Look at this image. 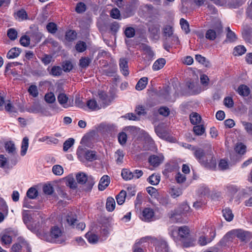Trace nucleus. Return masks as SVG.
Segmentation results:
<instances>
[{"mask_svg": "<svg viewBox=\"0 0 252 252\" xmlns=\"http://www.w3.org/2000/svg\"><path fill=\"white\" fill-rule=\"evenodd\" d=\"M235 237L239 239L242 241H247L249 240V233L242 230H235L227 233L223 237L222 240L225 241L229 238Z\"/></svg>", "mask_w": 252, "mask_h": 252, "instance_id": "39448f33", "label": "nucleus"}, {"mask_svg": "<svg viewBox=\"0 0 252 252\" xmlns=\"http://www.w3.org/2000/svg\"><path fill=\"white\" fill-rule=\"evenodd\" d=\"M23 204L24 208L22 212L23 220L27 228L30 230H32V212L29 210L32 207V187L28 189Z\"/></svg>", "mask_w": 252, "mask_h": 252, "instance_id": "f03ea898", "label": "nucleus"}, {"mask_svg": "<svg viewBox=\"0 0 252 252\" xmlns=\"http://www.w3.org/2000/svg\"><path fill=\"white\" fill-rule=\"evenodd\" d=\"M205 37L210 40H214L217 37V32L213 29H209L207 31Z\"/></svg>", "mask_w": 252, "mask_h": 252, "instance_id": "a19ab883", "label": "nucleus"}, {"mask_svg": "<svg viewBox=\"0 0 252 252\" xmlns=\"http://www.w3.org/2000/svg\"><path fill=\"white\" fill-rule=\"evenodd\" d=\"M5 149L8 154L14 155L16 153L15 145L11 141H8L5 143Z\"/></svg>", "mask_w": 252, "mask_h": 252, "instance_id": "6ab92c4d", "label": "nucleus"}, {"mask_svg": "<svg viewBox=\"0 0 252 252\" xmlns=\"http://www.w3.org/2000/svg\"><path fill=\"white\" fill-rule=\"evenodd\" d=\"M124 153L123 151L118 150L115 153V157L117 164H121L123 162Z\"/></svg>", "mask_w": 252, "mask_h": 252, "instance_id": "ea45409f", "label": "nucleus"}, {"mask_svg": "<svg viewBox=\"0 0 252 252\" xmlns=\"http://www.w3.org/2000/svg\"><path fill=\"white\" fill-rule=\"evenodd\" d=\"M160 179L159 175L154 174L150 176L147 180L151 185H157L159 183Z\"/></svg>", "mask_w": 252, "mask_h": 252, "instance_id": "e433bc0d", "label": "nucleus"}, {"mask_svg": "<svg viewBox=\"0 0 252 252\" xmlns=\"http://www.w3.org/2000/svg\"><path fill=\"white\" fill-rule=\"evenodd\" d=\"M244 39L250 43H252V28L247 27L242 32Z\"/></svg>", "mask_w": 252, "mask_h": 252, "instance_id": "ddd939ff", "label": "nucleus"}, {"mask_svg": "<svg viewBox=\"0 0 252 252\" xmlns=\"http://www.w3.org/2000/svg\"><path fill=\"white\" fill-rule=\"evenodd\" d=\"M76 179L79 184L85 185L84 189L87 191L91 190L94 184V178L83 172L76 175Z\"/></svg>", "mask_w": 252, "mask_h": 252, "instance_id": "20e7f679", "label": "nucleus"}, {"mask_svg": "<svg viewBox=\"0 0 252 252\" xmlns=\"http://www.w3.org/2000/svg\"><path fill=\"white\" fill-rule=\"evenodd\" d=\"M15 17L19 21H23L27 19V14L24 9H22L15 13Z\"/></svg>", "mask_w": 252, "mask_h": 252, "instance_id": "c85d7f7f", "label": "nucleus"}, {"mask_svg": "<svg viewBox=\"0 0 252 252\" xmlns=\"http://www.w3.org/2000/svg\"><path fill=\"white\" fill-rule=\"evenodd\" d=\"M210 238L207 239L204 236H201L199 238L198 243L201 246H205L207 245L208 243H210L213 239L215 238L216 236V232L215 230L212 229V232H210Z\"/></svg>", "mask_w": 252, "mask_h": 252, "instance_id": "1a4fd4ad", "label": "nucleus"}, {"mask_svg": "<svg viewBox=\"0 0 252 252\" xmlns=\"http://www.w3.org/2000/svg\"><path fill=\"white\" fill-rule=\"evenodd\" d=\"M148 237L142 238L137 242H136L133 247V252H144L142 248L140 247V245L144 242H146V239Z\"/></svg>", "mask_w": 252, "mask_h": 252, "instance_id": "4be33fe9", "label": "nucleus"}, {"mask_svg": "<svg viewBox=\"0 0 252 252\" xmlns=\"http://www.w3.org/2000/svg\"><path fill=\"white\" fill-rule=\"evenodd\" d=\"M63 181L66 186L70 188L75 189L76 188V183L73 177L68 176L63 179Z\"/></svg>", "mask_w": 252, "mask_h": 252, "instance_id": "f3484780", "label": "nucleus"}, {"mask_svg": "<svg viewBox=\"0 0 252 252\" xmlns=\"http://www.w3.org/2000/svg\"><path fill=\"white\" fill-rule=\"evenodd\" d=\"M52 172L56 175L61 176L63 173V169L62 166L55 165L52 167Z\"/></svg>", "mask_w": 252, "mask_h": 252, "instance_id": "8fccbe9b", "label": "nucleus"}, {"mask_svg": "<svg viewBox=\"0 0 252 252\" xmlns=\"http://www.w3.org/2000/svg\"><path fill=\"white\" fill-rule=\"evenodd\" d=\"M174 32V30L172 27L169 25H166L163 28V36L166 37H170L172 36Z\"/></svg>", "mask_w": 252, "mask_h": 252, "instance_id": "c756f323", "label": "nucleus"}, {"mask_svg": "<svg viewBox=\"0 0 252 252\" xmlns=\"http://www.w3.org/2000/svg\"><path fill=\"white\" fill-rule=\"evenodd\" d=\"M121 71L124 76H127L129 74L128 70V62L125 58H121L119 62Z\"/></svg>", "mask_w": 252, "mask_h": 252, "instance_id": "9b49d317", "label": "nucleus"}, {"mask_svg": "<svg viewBox=\"0 0 252 252\" xmlns=\"http://www.w3.org/2000/svg\"><path fill=\"white\" fill-rule=\"evenodd\" d=\"M193 154L198 161L203 166L209 168L216 166V161L212 151L205 153L204 150L199 147H192Z\"/></svg>", "mask_w": 252, "mask_h": 252, "instance_id": "f257e3e1", "label": "nucleus"}, {"mask_svg": "<svg viewBox=\"0 0 252 252\" xmlns=\"http://www.w3.org/2000/svg\"><path fill=\"white\" fill-rule=\"evenodd\" d=\"M155 213L153 209L145 208L142 211L141 219L145 221H151L154 217Z\"/></svg>", "mask_w": 252, "mask_h": 252, "instance_id": "0eeeda50", "label": "nucleus"}, {"mask_svg": "<svg viewBox=\"0 0 252 252\" xmlns=\"http://www.w3.org/2000/svg\"><path fill=\"white\" fill-rule=\"evenodd\" d=\"M26 245H27L26 243L24 242H22L21 243V244H20L19 243L14 244L12 246L11 249L13 252H20L22 248L24 246H26Z\"/></svg>", "mask_w": 252, "mask_h": 252, "instance_id": "680f3d73", "label": "nucleus"}, {"mask_svg": "<svg viewBox=\"0 0 252 252\" xmlns=\"http://www.w3.org/2000/svg\"><path fill=\"white\" fill-rule=\"evenodd\" d=\"M0 237L1 243L4 245H9L12 242V237L6 233H1Z\"/></svg>", "mask_w": 252, "mask_h": 252, "instance_id": "cd10ccee", "label": "nucleus"}, {"mask_svg": "<svg viewBox=\"0 0 252 252\" xmlns=\"http://www.w3.org/2000/svg\"><path fill=\"white\" fill-rule=\"evenodd\" d=\"M195 59L196 61L202 64H204L205 66L209 67L210 66L209 62L207 61L206 59L201 55H196Z\"/></svg>", "mask_w": 252, "mask_h": 252, "instance_id": "de8ad7c7", "label": "nucleus"}, {"mask_svg": "<svg viewBox=\"0 0 252 252\" xmlns=\"http://www.w3.org/2000/svg\"><path fill=\"white\" fill-rule=\"evenodd\" d=\"M223 216L226 220L228 221H231L234 217V215L231 210L229 208H226L222 210Z\"/></svg>", "mask_w": 252, "mask_h": 252, "instance_id": "b1692460", "label": "nucleus"}, {"mask_svg": "<svg viewBox=\"0 0 252 252\" xmlns=\"http://www.w3.org/2000/svg\"><path fill=\"white\" fill-rule=\"evenodd\" d=\"M98 96L100 100L102 101L103 107L108 105L107 103L108 96L104 92H100L98 93Z\"/></svg>", "mask_w": 252, "mask_h": 252, "instance_id": "4d7b16f0", "label": "nucleus"}, {"mask_svg": "<svg viewBox=\"0 0 252 252\" xmlns=\"http://www.w3.org/2000/svg\"><path fill=\"white\" fill-rule=\"evenodd\" d=\"M87 106L92 111H96L100 109L101 106H99L97 104L96 101L94 99H90L87 102Z\"/></svg>", "mask_w": 252, "mask_h": 252, "instance_id": "412c9836", "label": "nucleus"}, {"mask_svg": "<svg viewBox=\"0 0 252 252\" xmlns=\"http://www.w3.org/2000/svg\"><path fill=\"white\" fill-rule=\"evenodd\" d=\"M237 92L240 95L244 96H248L250 93L249 87L245 85H240L238 88Z\"/></svg>", "mask_w": 252, "mask_h": 252, "instance_id": "a878e982", "label": "nucleus"}, {"mask_svg": "<svg viewBox=\"0 0 252 252\" xmlns=\"http://www.w3.org/2000/svg\"><path fill=\"white\" fill-rule=\"evenodd\" d=\"M166 60L164 58H159L155 62L153 65V69L155 71L160 70L165 65Z\"/></svg>", "mask_w": 252, "mask_h": 252, "instance_id": "2eb2a0df", "label": "nucleus"}, {"mask_svg": "<svg viewBox=\"0 0 252 252\" xmlns=\"http://www.w3.org/2000/svg\"><path fill=\"white\" fill-rule=\"evenodd\" d=\"M45 101L48 103H53L56 100V97L54 93L50 92L47 93L44 96Z\"/></svg>", "mask_w": 252, "mask_h": 252, "instance_id": "3c124183", "label": "nucleus"}, {"mask_svg": "<svg viewBox=\"0 0 252 252\" xmlns=\"http://www.w3.org/2000/svg\"><path fill=\"white\" fill-rule=\"evenodd\" d=\"M193 131L195 135L200 136L202 135L205 132V128L202 125H196L193 126Z\"/></svg>", "mask_w": 252, "mask_h": 252, "instance_id": "72a5a7b5", "label": "nucleus"}, {"mask_svg": "<svg viewBox=\"0 0 252 252\" xmlns=\"http://www.w3.org/2000/svg\"><path fill=\"white\" fill-rule=\"evenodd\" d=\"M58 100L60 104L62 105L63 107L67 108L68 106L66 103L68 100V97L64 94H60L58 96Z\"/></svg>", "mask_w": 252, "mask_h": 252, "instance_id": "c9c22d12", "label": "nucleus"}, {"mask_svg": "<svg viewBox=\"0 0 252 252\" xmlns=\"http://www.w3.org/2000/svg\"><path fill=\"white\" fill-rule=\"evenodd\" d=\"M91 62L88 57H82L79 60V65L81 68H85L88 67Z\"/></svg>", "mask_w": 252, "mask_h": 252, "instance_id": "4c0bfd02", "label": "nucleus"}, {"mask_svg": "<svg viewBox=\"0 0 252 252\" xmlns=\"http://www.w3.org/2000/svg\"><path fill=\"white\" fill-rule=\"evenodd\" d=\"M62 235V232L57 226H54L51 229L50 236L53 241L56 243H60V241L57 240Z\"/></svg>", "mask_w": 252, "mask_h": 252, "instance_id": "6e6552de", "label": "nucleus"}, {"mask_svg": "<svg viewBox=\"0 0 252 252\" xmlns=\"http://www.w3.org/2000/svg\"><path fill=\"white\" fill-rule=\"evenodd\" d=\"M21 53V50L19 48L14 47L11 48L7 53L6 57L9 59H12L18 57Z\"/></svg>", "mask_w": 252, "mask_h": 252, "instance_id": "4468645a", "label": "nucleus"}, {"mask_svg": "<svg viewBox=\"0 0 252 252\" xmlns=\"http://www.w3.org/2000/svg\"><path fill=\"white\" fill-rule=\"evenodd\" d=\"M148 83V78L143 77L137 82L135 88L138 91L143 90L146 86Z\"/></svg>", "mask_w": 252, "mask_h": 252, "instance_id": "393cba45", "label": "nucleus"}, {"mask_svg": "<svg viewBox=\"0 0 252 252\" xmlns=\"http://www.w3.org/2000/svg\"><path fill=\"white\" fill-rule=\"evenodd\" d=\"M46 29L49 33L54 34L58 30L57 25L55 23L50 22L46 25Z\"/></svg>", "mask_w": 252, "mask_h": 252, "instance_id": "a18cd8bd", "label": "nucleus"}, {"mask_svg": "<svg viewBox=\"0 0 252 252\" xmlns=\"http://www.w3.org/2000/svg\"><path fill=\"white\" fill-rule=\"evenodd\" d=\"M170 193L172 197L176 198L182 194V191L179 188H173L171 189Z\"/></svg>", "mask_w": 252, "mask_h": 252, "instance_id": "6e6d98bb", "label": "nucleus"}, {"mask_svg": "<svg viewBox=\"0 0 252 252\" xmlns=\"http://www.w3.org/2000/svg\"><path fill=\"white\" fill-rule=\"evenodd\" d=\"M180 24L182 29L184 31L186 34H188L190 32L189 24L186 20L184 18H181L180 19Z\"/></svg>", "mask_w": 252, "mask_h": 252, "instance_id": "473e14b6", "label": "nucleus"}, {"mask_svg": "<svg viewBox=\"0 0 252 252\" xmlns=\"http://www.w3.org/2000/svg\"><path fill=\"white\" fill-rule=\"evenodd\" d=\"M76 32L74 31L69 30L66 32L65 39L69 41H73L76 38Z\"/></svg>", "mask_w": 252, "mask_h": 252, "instance_id": "09e8293b", "label": "nucleus"}, {"mask_svg": "<svg viewBox=\"0 0 252 252\" xmlns=\"http://www.w3.org/2000/svg\"><path fill=\"white\" fill-rule=\"evenodd\" d=\"M187 85L189 90L192 91L194 94H198L200 92V90L199 91L197 90L198 88V86L196 84H194L193 83L191 82H188L187 83Z\"/></svg>", "mask_w": 252, "mask_h": 252, "instance_id": "69168bd1", "label": "nucleus"}, {"mask_svg": "<svg viewBox=\"0 0 252 252\" xmlns=\"http://www.w3.org/2000/svg\"><path fill=\"white\" fill-rule=\"evenodd\" d=\"M74 143V139L73 138H69L66 140L63 145V150L66 152Z\"/></svg>", "mask_w": 252, "mask_h": 252, "instance_id": "864d4df0", "label": "nucleus"}, {"mask_svg": "<svg viewBox=\"0 0 252 252\" xmlns=\"http://www.w3.org/2000/svg\"><path fill=\"white\" fill-rule=\"evenodd\" d=\"M121 175L123 178L126 181L134 179V173L127 169H123Z\"/></svg>", "mask_w": 252, "mask_h": 252, "instance_id": "aec40b11", "label": "nucleus"}, {"mask_svg": "<svg viewBox=\"0 0 252 252\" xmlns=\"http://www.w3.org/2000/svg\"><path fill=\"white\" fill-rule=\"evenodd\" d=\"M32 59V52L31 51H29L26 53L25 57L24 59V61L25 62V65L26 66V68H25V71L27 69L30 71V63L29 61Z\"/></svg>", "mask_w": 252, "mask_h": 252, "instance_id": "37998d69", "label": "nucleus"}, {"mask_svg": "<svg viewBox=\"0 0 252 252\" xmlns=\"http://www.w3.org/2000/svg\"><path fill=\"white\" fill-rule=\"evenodd\" d=\"M177 230L179 236L182 238H186L189 233V228L186 226L178 227Z\"/></svg>", "mask_w": 252, "mask_h": 252, "instance_id": "a211bd4d", "label": "nucleus"}, {"mask_svg": "<svg viewBox=\"0 0 252 252\" xmlns=\"http://www.w3.org/2000/svg\"><path fill=\"white\" fill-rule=\"evenodd\" d=\"M218 166L219 169L221 170H226L229 168V164L228 162L224 159H221L220 160Z\"/></svg>", "mask_w": 252, "mask_h": 252, "instance_id": "0e129e2a", "label": "nucleus"}, {"mask_svg": "<svg viewBox=\"0 0 252 252\" xmlns=\"http://www.w3.org/2000/svg\"><path fill=\"white\" fill-rule=\"evenodd\" d=\"M126 193L124 190H121L119 193L116 196V199L119 205L123 204L126 199Z\"/></svg>", "mask_w": 252, "mask_h": 252, "instance_id": "7c9ffc66", "label": "nucleus"}, {"mask_svg": "<svg viewBox=\"0 0 252 252\" xmlns=\"http://www.w3.org/2000/svg\"><path fill=\"white\" fill-rule=\"evenodd\" d=\"M155 130L157 134L161 138L164 139L167 138V131L162 129L160 126H158L155 128Z\"/></svg>", "mask_w": 252, "mask_h": 252, "instance_id": "bb28decb", "label": "nucleus"}, {"mask_svg": "<svg viewBox=\"0 0 252 252\" xmlns=\"http://www.w3.org/2000/svg\"><path fill=\"white\" fill-rule=\"evenodd\" d=\"M0 211L4 213V214L8 215V207L5 200L0 197Z\"/></svg>", "mask_w": 252, "mask_h": 252, "instance_id": "79ce46f5", "label": "nucleus"}, {"mask_svg": "<svg viewBox=\"0 0 252 252\" xmlns=\"http://www.w3.org/2000/svg\"><path fill=\"white\" fill-rule=\"evenodd\" d=\"M66 222L67 224L73 228H76L81 231L83 230L85 228V224L84 222H78L76 216L72 213H70L66 216Z\"/></svg>", "mask_w": 252, "mask_h": 252, "instance_id": "423d86ee", "label": "nucleus"}, {"mask_svg": "<svg viewBox=\"0 0 252 252\" xmlns=\"http://www.w3.org/2000/svg\"><path fill=\"white\" fill-rule=\"evenodd\" d=\"M164 158L162 156H158L152 155L149 158V163L153 166H158L163 160Z\"/></svg>", "mask_w": 252, "mask_h": 252, "instance_id": "9d476101", "label": "nucleus"}, {"mask_svg": "<svg viewBox=\"0 0 252 252\" xmlns=\"http://www.w3.org/2000/svg\"><path fill=\"white\" fill-rule=\"evenodd\" d=\"M226 30L227 32L226 34L227 40L230 42L235 41L237 38L235 33L230 30L229 27H227Z\"/></svg>", "mask_w": 252, "mask_h": 252, "instance_id": "c03bdc74", "label": "nucleus"}, {"mask_svg": "<svg viewBox=\"0 0 252 252\" xmlns=\"http://www.w3.org/2000/svg\"><path fill=\"white\" fill-rule=\"evenodd\" d=\"M20 42L22 45L26 47L30 43V38L27 35H24L21 37Z\"/></svg>", "mask_w": 252, "mask_h": 252, "instance_id": "338daca9", "label": "nucleus"}, {"mask_svg": "<svg viewBox=\"0 0 252 252\" xmlns=\"http://www.w3.org/2000/svg\"><path fill=\"white\" fill-rule=\"evenodd\" d=\"M246 52V48L243 45L236 46L233 51L234 56H241Z\"/></svg>", "mask_w": 252, "mask_h": 252, "instance_id": "f704fd0d", "label": "nucleus"}, {"mask_svg": "<svg viewBox=\"0 0 252 252\" xmlns=\"http://www.w3.org/2000/svg\"><path fill=\"white\" fill-rule=\"evenodd\" d=\"M29 146V139L25 137L23 138L22 142L21 155L24 156L26 155Z\"/></svg>", "mask_w": 252, "mask_h": 252, "instance_id": "2f4dec72", "label": "nucleus"}, {"mask_svg": "<svg viewBox=\"0 0 252 252\" xmlns=\"http://www.w3.org/2000/svg\"><path fill=\"white\" fill-rule=\"evenodd\" d=\"M5 109L6 111L10 114H14L17 112L16 108L14 106V105L9 100L7 101L5 103Z\"/></svg>", "mask_w": 252, "mask_h": 252, "instance_id": "58836bf2", "label": "nucleus"}, {"mask_svg": "<svg viewBox=\"0 0 252 252\" xmlns=\"http://www.w3.org/2000/svg\"><path fill=\"white\" fill-rule=\"evenodd\" d=\"M62 67L63 69L65 72H69L73 68V66L71 63L69 61H66L64 62H63L62 65Z\"/></svg>", "mask_w": 252, "mask_h": 252, "instance_id": "e2e57ef3", "label": "nucleus"}, {"mask_svg": "<svg viewBox=\"0 0 252 252\" xmlns=\"http://www.w3.org/2000/svg\"><path fill=\"white\" fill-rule=\"evenodd\" d=\"M0 167L5 169L9 168L8 159L3 155H0Z\"/></svg>", "mask_w": 252, "mask_h": 252, "instance_id": "49530a36", "label": "nucleus"}, {"mask_svg": "<svg viewBox=\"0 0 252 252\" xmlns=\"http://www.w3.org/2000/svg\"><path fill=\"white\" fill-rule=\"evenodd\" d=\"M125 34L128 38L133 37L135 34V31L133 28L127 27L125 31Z\"/></svg>", "mask_w": 252, "mask_h": 252, "instance_id": "13d9d810", "label": "nucleus"}, {"mask_svg": "<svg viewBox=\"0 0 252 252\" xmlns=\"http://www.w3.org/2000/svg\"><path fill=\"white\" fill-rule=\"evenodd\" d=\"M190 123L193 125L199 124L201 121V117L196 112H192L189 115Z\"/></svg>", "mask_w": 252, "mask_h": 252, "instance_id": "dca6fc26", "label": "nucleus"}, {"mask_svg": "<svg viewBox=\"0 0 252 252\" xmlns=\"http://www.w3.org/2000/svg\"><path fill=\"white\" fill-rule=\"evenodd\" d=\"M8 37L11 40H15L17 37V32L13 28H10L8 30L7 33Z\"/></svg>", "mask_w": 252, "mask_h": 252, "instance_id": "5fc2aeb1", "label": "nucleus"}, {"mask_svg": "<svg viewBox=\"0 0 252 252\" xmlns=\"http://www.w3.org/2000/svg\"><path fill=\"white\" fill-rule=\"evenodd\" d=\"M76 154L78 158L82 162H85L86 161L91 162L97 158L96 152L88 150L81 146L78 148Z\"/></svg>", "mask_w": 252, "mask_h": 252, "instance_id": "7ed1b4c3", "label": "nucleus"}, {"mask_svg": "<svg viewBox=\"0 0 252 252\" xmlns=\"http://www.w3.org/2000/svg\"><path fill=\"white\" fill-rule=\"evenodd\" d=\"M86 238L88 241L91 243H95L98 241V237L96 235L92 233H87L86 234Z\"/></svg>", "mask_w": 252, "mask_h": 252, "instance_id": "bf43d9fd", "label": "nucleus"}, {"mask_svg": "<svg viewBox=\"0 0 252 252\" xmlns=\"http://www.w3.org/2000/svg\"><path fill=\"white\" fill-rule=\"evenodd\" d=\"M115 201L113 198L109 197L107 199L106 208L109 212L113 211L115 208Z\"/></svg>", "mask_w": 252, "mask_h": 252, "instance_id": "5701e85b", "label": "nucleus"}, {"mask_svg": "<svg viewBox=\"0 0 252 252\" xmlns=\"http://www.w3.org/2000/svg\"><path fill=\"white\" fill-rule=\"evenodd\" d=\"M86 48L87 45L86 43L82 41H78L75 46V49L78 52H84L86 50Z\"/></svg>", "mask_w": 252, "mask_h": 252, "instance_id": "603ef678", "label": "nucleus"}, {"mask_svg": "<svg viewBox=\"0 0 252 252\" xmlns=\"http://www.w3.org/2000/svg\"><path fill=\"white\" fill-rule=\"evenodd\" d=\"M50 73L53 76H60L62 73V68L59 66H54L52 68Z\"/></svg>", "mask_w": 252, "mask_h": 252, "instance_id": "052dcab7", "label": "nucleus"}, {"mask_svg": "<svg viewBox=\"0 0 252 252\" xmlns=\"http://www.w3.org/2000/svg\"><path fill=\"white\" fill-rule=\"evenodd\" d=\"M110 183V179L108 176L104 175L99 181L98 188L99 190H104Z\"/></svg>", "mask_w": 252, "mask_h": 252, "instance_id": "f8f14e48", "label": "nucleus"}, {"mask_svg": "<svg viewBox=\"0 0 252 252\" xmlns=\"http://www.w3.org/2000/svg\"><path fill=\"white\" fill-rule=\"evenodd\" d=\"M242 125L244 126L245 129L247 132L249 134L252 135V123L243 122Z\"/></svg>", "mask_w": 252, "mask_h": 252, "instance_id": "774afa93", "label": "nucleus"}]
</instances>
